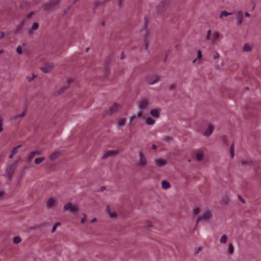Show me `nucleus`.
<instances>
[{"instance_id": "obj_1", "label": "nucleus", "mask_w": 261, "mask_h": 261, "mask_svg": "<svg viewBox=\"0 0 261 261\" xmlns=\"http://www.w3.org/2000/svg\"><path fill=\"white\" fill-rule=\"evenodd\" d=\"M64 211H68L71 214H75L79 211V206L72 202H68L64 205Z\"/></svg>"}, {"instance_id": "obj_2", "label": "nucleus", "mask_w": 261, "mask_h": 261, "mask_svg": "<svg viewBox=\"0 0 261 261\" xmlns=\"http://www.w3.org/2000/svg\"><path fill=\"white\" fill-rule=\"evenodd\" d=\"M149 106L148 100L146 97H142L138 102V107L140 111L142 112L145 110Z\"/></svg>"}, {"instance_id": "obj_3", "label": "nucleus", "mask_w": 261, "mask_h": 261, "mask_svg": "<svg viewBox=\"0 0 261 261\" xmlns=\"http://www.w3.org/2000/svg\"><path fill=\"white\" fill-rule=\"evenodd\" d=\"M211 218V213L210 211H205L202 215H200L197 218V222L201 220L208 222L210 221Z\"/></svg>"}, {"instance_id": "obj_4", "label": "nucleus", "mask_w": 261, "mask_h": 261, "mask_svg": "<svg viewBox=\"0 0 261 261\" xmlns=\"http://www.w3.org/2000/svg\"><path fill=\"white\" fill-rule=\"evenodd\" d=\"M139 159L137 163V165L140 167H144L147 164V160L141 151L138 153Z\"/></svg>"}, {"instance_id": "obj_5", "label": "nucleus", "mask_w": 261, "mask_h": 261, "mask_svg": "<svg viewBox=\"0 0 261 261\" xmlns=\"http://www.w3.org/2000/svg\"><path fill=\"white\" fill-rule=\"evenodd\" d=\"M54 68V65L51 62H48L44 64L41 68L40 69L44 73H48L50 72Z\"/></svg>"}, {"instance_id": "obj_6", "label": "nucleus", "mask_w": 261, "mask_h": 261, "mask_svg": "<svg viewBox=\"0 0 261 261\" xmlns=\"http://www.w3.org/2000/svg\"><path fill=\"white\" fill-rule=\"evenodd\" d=\"M57 200L51 197L48 198L46 202V207L48 209H52L55 207Z\"/></svg>"}, {"instance_id": "obj_7", "label": "nucleus", "mask_w": 261, "mask_h": 261, "mask_svg": "<svg viewBox=\"0 0 261 261\" xmlns=\"http://www.w3.org/2000/svg\"><path fill=\"white\" fill-rule=\"evenodd\" d=\"M120 107V106L118 105V103H114V105L111 107L109 111H106L105 115H111L113 113H115L117 111V110Z\"/></svg>"}, {"instance_id": "obj_8", "label": "nucleus", "mask_w": 261, "mask_h": 261, "mask_svg": "<svg viewBox=\"0 0 261 261\" xmlns=\"http://www.w3.org/2000/svg\"><path fill=\"white\" fill-rule=\"evenodd\" d=\"M150 115L155 118H159L160 116V109H152L150 111Z\"/></svg>"}, {"instance_id": "obj_9", "label": "nucleus", "mask_w": 261, "mask_h": 261, "mask_svg": "<svg viewBox=\"0 0 261 261\" xmlns=\"http://www.w3.org/2000/svg\"><path fill=\"white\" fill-rule=\"evenodd\" d=\"M14 171V167L12 166H9L7 167L6 174L8 178H11L12 175Z\"/></svg>"}, {"instance_id": "obj_10", "label": "nucleus", "mask_w": 261, "mask_h": 261, "mask_svg": "<svg viewBox=\"0 0 261 261\" xmlns=\"http://www.w3.org/2000/svg\"><path fill=\"white\" fill-rule=\"evenodd\" d=\"M155 163L156 166L161 167L165 165L167 163L166 160H162L161 159H157L155 160Z\"/></svg>"}, {"instance_id": "obj_11", "label": "nucleus", "mask_w": 261, "mask_h": 261, "mask_svg": "<svg viewBox=\"0 0 261 261\" xmlns=\"http://www.w3.org/2000/svg\"><path fill=\"white\" fill-rule=\"evenodd\" d=\"M107 212L108 213L110 217L114 218L116 217V213L115 211H112L110 206L109 205L107 206Z\"/></svg>"}, {"instance_id": "obj_12", "label": "nucleus", "mask_w": 261, "mask_h": 261, "mask_svg": "<svg viewBox=\"0 0 261 261\" xmlns=\"http://www.w3.org/2000/svg\"><path fill=\"white\" fill-rule=\"evenodd\" d=\"M40 154H41V152L39 151H34L31 152L28 158V161H31L35 155Z\"/></svg>"}, {"instance_id": "obj_13", "label": "nucleus", "mask_w": 261, "mask_h": 261, "mask_svg": "<svg viewBox=\"0 0 261 261\" xmlns=\"http://www.w3.org/2000/svg\"><path fill=\"white\" fill-rule=\"evenodd\" d=\"M213 129L214 128L212 125H208L206 130L204 133V135L206 136H209L213 133Z\"/></svg>"}, {"instance_id": "obj_14", "label": "nucleus", "mask_w": 261, "mask_h": 261, "mask_svg": "<svg viewBox=\"0 0 261 261\" xmlns=\"http://www.w3.org/2000/svg\"><path fill=\"white\" fill-rule=\"evenodd\" d=\"M116 153H117V152L116 151L110 150V151L107 152L106 153H105L102 156V158L106 159L110 156L115 155V154H116Z\"/></svg>"}, {"instance_id": "obj_15", "label": "nucleus", "mask_w": 261, "mask_h": 261, "mask_svg": "<svg viewBox=\"0 0 261 261\" xmlns=\"http://www.w3.org/2000/svg\"><path fill=\"white\" fill-rule=\"evenodd\" d=\"M195 155H196V159L198 161H201L203 159V157H204L203 153L200 151H197L195 153Z\"/></svg>"}, {"instance_id": "obj_16", "label": "nucleus", "mask_w": 261, "mask_h": 261, "mask_svg": "<svg viewBox=\"0 0 261 261\" xmlns=\"http://www.w3.org/2000/svg\"><path fill=\"white\" fill-rule=\"evenodd\" d=\"M155 121L154 119L151 117H147L146 118L145 123L148 125H152L154 124Z\"/></svg>"}, {"instance_id": "obj_17", "label": "nucleus", "mask_w": 261, "mask_h": 261, "mask_svg": "<svg viewBox=\"0 0 261 261\" xmlns=\"http://www.w3.org/2000/svg\"><path fill=\"white\" fill-rule=\"evenodd\" d=\"M60 152L59 151H56L49 156V159L50 160H55L59 156Z\"/></svg>"}, {"instance_id": "obj_18", "label": "nucleus", "mask_w": 261, "mask_h": 261, "mask_svg": "<svg viewBox=\"0 0 261 261\" xmlns=\"http://www.w3.org/2000/svg\"><path fill=\"white\" fill-rule=\"evenodd\" d=\"M231 15H232V13H231V12H228L226 11H223L221 12L220 15H219V17L220 18H223L224 17H227L228 16Z\"/></svg>"}, {"instance_id": "obj_19", "label": "nucleus", "mask_w": 261, "mask_h": 261, "mask_svg": "<svg viewBox=\"0 0 261 261\" xmlns=\"http://www.w3.org/2000/svg\"><path fill=\"white\" fill-rule=\"evenodd\" d=\"M117 125L119 127H123L125 123V119L123 118H120L118 119Z\"/></svg>"}, {"instance_id": "obj_20", "label": "nucleus", "mask_w": 261, "mask_h": 261, "mask_svg": "<svg viewBox=\"0 0 261 261\" xmlns=\"http://www.w3.org/2000/svg\"><path fill=\"white\" fill-rule=\"evenodd\" d=\"M21 146V145H19L13 148L11 153L9 155L10 159H12L13 158V156L17 153L18 149L20 148Z\"/></svg>"}, {"instance_id": "obj_21", "label": "nucleus", "mask_w": 261, "mask_h": 261, "mask_svg": "<svg viewBox=\"0 0 261 261\" xmlns=\"http://www.w3.org/2000/svg\"><path fill=\"white\" fill-rule=\"evenodd\" d=\"M159 80V79L156 76H153L151 77V79H149L148 81V83L150 85H153L156 83Z\"/></svg>"}, {"instance_id": "obj_22", "label": "nucleus", "mask_w": 261, "mask_h": 261, "mask_svg": "<svg viewBox=\"0 0 261 261\" xmlns=\"http://www.w3.org/2000/svg\"><path fill=\"white\" fill-rule=\"evenodd\" d=\"M162 186L164 189H168L170 187V183L166 180H163L162 182Z\"/></svg>"}, {"instance_id": "obj_23", "label": "nucleus", "mask_w": 261, "mask_h": 261, "mask_svg": "<svg viewBox=\"0 0 261 261\" xmlns=\"http://www.w3.org/2000/svg\"><path fill=\"white\" fill-rule=\"evenodd\" d=\"M230 154L231 158H233L234 155V143H232L230 147Z\"/></svg>"}, {"instance_id": "obj_24", "label": "nucleus", "mask_w": 261, "mask_h": 261, "mask_svg": "<svg viewBox=\"0 0 261 261\" xmlns=\"http://www.w3.org/2000/svg\"><path fill=\"white\" fill-rule=\"evenodd\" d=\"M23 49H24V47L23 46L19 45V46H18L16 48V51L18 55H20L22 54V50H23Z\"/></svg>"}, {"instance_id": "obj_25", "label": "nucleus", "mask_w": 261, "mask_h": 261, "mask_svg": "<svg viewBox=\"0 0 261 261\" xmlns=\"http://www.w3.org/2000/svg\"><path fill=\"white\" fill-rule=\"evenodd\" d=\"M227 237L226 234L223 235L220 238V242L222 244H225L226 243Z\"/></svg>"}, {"instance_id": "obj_26", "label": "nucleus", "mask_w": 261, "mask_h": 261, "mask_svg": "<svg viewBox=\"0 0 261 261\" xmlns=\"http://www.w3.org/2000/svg\"><path fill=\"white\" fill-rule=\"evenodd\" d=\"M44 159H45L44 157H40V158H36L35 160V163L36 164H37V165L41 163H42L44 160Z\"/></svg>"}, {"instance_id": "obj_27", "label": "nucleus", "mask_w": 261, "mask_h": 261, "mask_svg": "<svg viewBox=\"0 0 261 261\" xmlns=\"http://www.w3.org/2000/svg\"><path fill=\"white\" fill-rule=\"evenodd\" d=\"M251 50V48L250 46L248 44H245V45L244 46V47H243V51H250Z\"/></svg>"}, {"instance_id": "obj_28", "label": "nucleus", "mask_w": 261, "mask_h": 261, "mask_svg": "<svg viewBox=\"0 0 261 261\" xmlns=\"http://www.w3.org/2000/svg\"><path fill=\"white\" fill-rule=\"evenodd\" d=\"M144 45L145 47V49L147 50L149 47V42L147 40V39L145 38L144 40Z\"/></svg>"}, {"instance_id": "obj_29", "label": "nucleus", "mask_w": 261, "mask_h": 261, "mask_svg": "<svg viewBox=\"0 0 261 261\" xmlns=\"http://www.w3.org/2000/svg\"><path fill=\"white\" fill-rule=\"evenodd\" d=\"M242 17L238 13L237 16V23L240 24L242 23Z\"/></svg>"}, {"instance_id": "obj_30", "label": "nucleus", "mask_w": 261, "mask_h": 261, "mask_svg": "<svg viewBox=\"0 0 261 261\" xmlns=\"http://www.w3.org/2000/svg\"><path fill=\"white\" fill-rule=\"evenodd\" d=\"M21 238L18 237L16 236L14 238L13 242L15 244H18L21 242Z\"/></svg>"}, {"instance_id": "obj_31", "label": "nucleus", "mask_w": 261, "mask_h": 261, "mask_svg": "<svg viewBox=\"0 0 261 261\" xmlns=\"http://www.w3.org/2000/svg\"><path fill=\"white\" fill-rule=\"evenodd\" d=\"M25 115V111L23 112L21 114L17 115L13 117L14 119H16L19 117H22Z\"/></svg>"}, {"instance_id": "obj_32", "label": "nucleus", "mask_w": 261, "mask_h": 261, "mask_svg": "<svg viewBox=\"0 0 261 261\" xmlns=\"http://www.w3.org/2000/svg\"><path fill=\"white\" fill-rule=\"evenodd\" d=\"M3 130V119L0 116V133Z\"/></svg>"}, {"instance_id": "obj_33", "label": "nucleus", "mask_w": 261, "mask_h": 261, "mask_svg": "<svg viewBox=\"0 0 261 261\" xmlns=\"http://www.w3.org/2000/svg\"><path fill=\"white\" fill-rule=\"evenodd\" d=\"M60 225V222H57L56 223L53 228H52V230H51V232H54L57 229V227L59 226Z\"/></svg>"}, {"instance_id": "obj_34", "label": "nucleus", "mask_w": 261, "mask_h": 261, "mask_svg": "<svg viewBox=\"0 0 261 261\" xmlns=\"http://www.w3.org/2000/svg\"><path fill=\"white\" fill-rule=\"evenodd\" d=\"M233 250H234V249H233V246L231 244H230L228 246V253H233Z\"/></svg>"}, {"instance_id": "obj_35", "label": "nucleus", "mask_w": 261, "mask_h": 261, "mask_svg": "<svg viewBox=\"0 0 261 261\" xmlns=\"http://www.w3.org/2000/svg\"><path fill=\"white\" fill-rule=\"evenodd\" d=\"M39 28V24L37 23H34L32 25V29L34 31L37 30Z\"/></svg>"}, {"instance_id": "obj_36", "label": "nucleus", "mask_w": 261, "mask_h": 261, "mask_svg": "<svg viewBox=\"0 0 261 261\" xmlns=\"http://www.w3.org/2000/svg\"><path fill=\"white\" fill-rule=\"evenodd\" d=\"M220 37V34L218 32H215L213 35V40H216L218 39Z\"/></svg>"}, {"instance_id": "obj_37", "label": "nucleus", "mask_w": 261, "mask_h": 261, "mask_svg": "<svg viewBox=\"0 0 261 261\" xmlns=\"http://www.w3.org/2000/svg\"><path fill=\"white\" fill-rule=\"evenodd\" d=\"M197 58V59H200L202 57V53L201 51L200 50H197L196 51Z\"/></svg>"}, {"instance_id": "obj_38", "label": "nucleus", "mask_w": 261, "mask_h": 261, "mask_svg": "<svg viewBox=\"0 0 261 261\" xmlns=\"http://www.w3.org/2000/svg\"><path fill=\"white\" fill-rule=\"evenodd\" d=\"M35 78V75L34 74H32L31 76H28L27 80L29 82H31L33 81Z\"/></svg>"}, {"instance_id": "obj_39", "label": "nucleus", "mask_w": 261, "mask_h": 261, "mask_svg": "<svg viewBox=\"0 0 261 261\" xmlns=\"http://www.w3.org/2000/svg\"><path fill=\"white\" fill-rule=\"evenodd\" d=\"M135 114L136 115V118L137 119H139V118L142 117V115L141 113H137Z\"/></svg>"}, {"instance_id": "obj_40", "label": "nucleus", "mask_w": 261, "mask_h": 261, "mask_svg": "<svg viewBox=\"0 0 261 261\" xmlns=\"http://www.w3.org/2000/svg\"><path fill=\"white\" fill-rule=\"evenodd\" d=\"M151 227V224L150 222H147L146 223V226L144 227L145 229H147L148 228Z\"/></svg>"}, {"instance_id": "obj_41", "label": "nucleus", "mask_w": 261, "mask_h": 261, "mask_svg": "<svg viewBox=\"0 0 261 261\" xmlns=\"http://www.w3.org/2000/svg\"><path fill=\"white\" fill-rule=\"evenodd\" d=\"M211 30H208L207 32V36H206V39L207 40H210V34H211Z\"/></svg>"}, {"instance_id": "obj_42", "label": "nucleus", "mask_w": 261, "mask_h": 261, "mask_svg": "<svg viewBox=\"0 0 261 261\" xmlns=\"http://www.w3.org/2000/svg\"><path fill=\"white\" fill-rule=\"evenodd\" d=\"M243 15L246 17H250V14L247 12H245L243 13Z\"/></svg>"}, {"instance_id": "obj_43", "label": "nucleus", "mask_w": 261, "mask_h": 261, "mask_svg": "<svg viewBox=\"0 0 261 261\" xmlns=\"http://www.w3.org/2000/svg\"><path fill=\"white\" fill-rule=\"evenodd\" d=\"M219 57H220L219 54L218 53H217V52H216L215 53V55L214 56V59H217L219 58Z\"/></svg>"}, {"instance_id": "obj_44", "label": "nucleus", "mask_w": 261, "mask_h": 261, "mask_svg": "<svg viewBox=\"0 0 261 261\" xmlns=\"http://www.w3.org/2000/svg\"><path fill=\"white\" fill-rule=\"evenodd\" d=\"M136 118V115L133 114L130 118H129V121H132L135 118Z\"/></svg>"}, {"instance_id": "obj_45", "label": "nucleus", "mask_w": 261, "mask_h": 261, "mask_svg": "<svg viewBox=\"0 0 261 261\" xmlns=\"http://www.w3.org/2000/svg\"><path fill=\"white\" fill-rule=\"evenodd\" d=\"M60 2V0H52V3L54 5L58 4Z\"/></svg>"}, {"instance_id": "obj_46", "label": "nucleus", "mask_w": 261, "mask_h": 261, "mask_svg": "<svg viewBox=\"0 0 261 261\" xmlns=\"http://www.w3.org/2000/svg\"><path fill=\"white\" fill-rule=\"evenodd\" d=\"M23 25V22H21L20 23V24L18 25V27L17 28V30L19 29Z\"/></svg>"}, {"instance_id": "obj_47", "label": "nucleus", "mask_w": 261, "mask_h": 261, "mask_svg": "<svg viewBox=\"0 0 261 261\" xmlns=\"http://www.w3.org/2000/svg\"><path fill=\"white\" fill-rule=\"evenodd\" d=\"M193 211L195 214H197L198 212V208L197 207H194L193 208Z\"/></svg>"}, {"instance_id": "obj_48", "label": "nucleus", "mask_w": 261, "mask_h": 261, "mask_svg": "<svg viewBox=\"0 0 261 261\" xmlns=\"http://www.w3.org/2000/svg\"><path fill=\"white\" fill-rule=\"evenodd\" d=\"M238 197L239 198V199H240L241 201L244 203H245V200L244 199L242 198L240 196H238Z\"/></svg>"}, {"instance_id": "obj_49", "label": "nucleus", "mask_w": 261, "mask_h": 261, "mask_svg": "<svg viewBox=\"0 0 261 261\" xmlns=\"http://www.w3.org/2000/svg\"><path fill=\"white\" fill-rule=\"evenodd\" d=\"M5 36V33L4 32H1V36H0V39H2Z\"/></svg>"}, {"instance_id": "obj_50", "label": "nucleus", "mask_w": 261, "mask_h": 261, "mask_svg": "<svg viewBox=\"0 0 261 261\" xmlns=\"http://www.w3.org/2000/svg\"><path fill=\"white\" fill-rule=\"evenodd\" d=\"M86 218H83L81 219V223H85V221H86Z\"/></svg>"}, {"instance_id": "obj_51", "label": "nucleus", "mask_w": 261, "mask_h": 261, "mask_svg": "<svg viewBox=\"0 0 261 261\" xmlns=\"http://www.w3.org/2000/svg\"><path fill=\"white\" fill-rule=\"evenodd\" d=\"M145 28L147 27V24H148V19L146 18H145Z\"/></svg>"}, {"instance_id": "obj_52", "label": "nucleus", "mask_w": 261, "mask_h": 261, "mask_svg": "<svg viewBox=\"0 0 261 261\" xmlns=\"http://www.w3.org/2000/svg\"><path fill=\"white\" fill-rule=\"evenodd\" d=\"M252 4H253V6H252V10H254L255 8V6H256V4L254 2H252Z\"/></svg>"}, {"instance_id": "obj_53", "label": "nucleus", "mask_w": 261, "mask_h": 261, "mask_svg": "<svg viewBox=\"0 0 261 261\" xmlns=\"http://www.w3.org/2000/svg\"><path fill=\"white\" fill-rule=\"evenodd\" d=\"M3 195L4 193L2 191H0V199H1L3 197Z\"/></svg>"}, {"instance_id": "obj_54", "label": "nucleus", "mask_w": 261, "mask_h": 261, "mask_svg": "<svg viewBox=\"0 0 261 261\" xmlns=\"http://www.w3.org/2000/svg\"><path fill=\"white\" fill-rule=\"evenodd\" d=\"M96 221V219L95 218H93V219L91 220V223H94V222H95Z\"/></svg>"}, {"instance_id": "obj_55", "label": "nucleus", "mask_w": 261, "mask_h": 261, "mask_svg": "<svg viewBox=\"0 0 261 261\" xmlns=\"http://www.w3.org/2000/svg\"><path fill=\"white\" fill-rule=\"evenodd\" d=\"M152 148L153 149H156V147L155 145H152Z\"/></svg>"}, {"instance_id": "obj_56", "label": "nucleus", "mask_w": 261, "mask_h": 261, "mask_svg": "<svg viewBox=\"0 0 261 261\" xmlns=\"http://www.w3.org/2000/svg\"><path fill=\"white\" fill-rule=\"evenodd\" d=\"M124 54H123V53H122V54H121V59H124Z\"/></svg>"}, {"instance_id": "obj_57", "label": "nucleus", "mask_w": 261, "mask_h": 261, "mask_svg": "<svg viewBox=\"0 0 261 261\" xmlns=\"http://www.w3.org/2000/svg\"><path fill=\"white\" fill-rule=\"evenodd\" d=\"M71 82V81H70L69 79H68V80H67V83H68V85L70 84V83Z\"/></svg>"}, {"instance_id": "obj_58", "label": "nucleus", "mask_w": 261, "mask_h": 261, "mask_svg": "<svg viewBox=\"0 0 261 261\" xmlns=\"http://www.w3.org/2000/svg\"><path fill=\"white\" fill-rule=\"evenodd\" d=\"M197 59H197V58H196V59H195L193 61V63H195Z\"/></svg>"}, {"instance_id": "obj_59", "label": "nucleus", "mask_w": 261, "mask_h": 261, "mask_svg": "<svg viewBox=\"0 0 261 261\" xmlns=\"http://www.w3.org/2000/svg\"><path fill=\"white\" fill-rule=\"evenodd\" d=\"M3 53H4V50L3 49L0 50V54H2Z\"/></svg>"}, {"instance_id": "obj_60", "label": "nucleus", "mask_w": 261, "mask_h": 261, "mask_svg": "<svg viewBox=\"0 0 261 261\" xmlns=\"http://www.w3.org/2000/svg\"><path fill=\"white\" fill-rule=\"evenodd\" d=\"M83 215L84 218H86V214L84 213Z\"/></svg>"}, {"instance_id": "obj_61", "label": "nucleus", "mask_w": 261, "mask_h": 261, "mask_svg": "<svg viewBox=\"0 0 261 261\" xmlns=\"http://www.w3.org/2000/svg\"><path fill=\"white\" fill-rule=\"evenodd\" d=\"M89 48H87L86 49V52H88V51H89Z\"/></svg>"}, {"instance_id": "obj_62", "label": "nucleus", "mask_w": 261, "mask_h": 261, "mask_svg": "<svg viewBox=\"0 0 261 261\" xmlns=\"http://www.w3.org/2000/svg\"><path fill=\"white\" fill-rule=\"evenodd\" d=\"M98 4H99V3H98V2L96 3V5H98Z\"/></svg>"}]
</instances>
